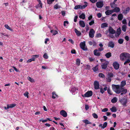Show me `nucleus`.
<instances>
[{
  "label": "nucleus",
  "instance_id": "f257e3e1",
  "mask_svg": "<svg viewBox=\"0 0 130 130\" xmlns=\"http://www.w3.org/2000/svg\"><path fill=\"white\" fill-rule=\"evenodd\" d=\"M112 89L116 93L119 94L121 93L120 95H122L127 92V90L120 86L119 85L113 84L112 85Z\"/></svg>",
  "mask_w": 130,
  "mask_h": 130
},
{
  "label": "nucleus",
  "instance_id": "f03ea898",
  "mask_svg": "<svg viewBox=\"0 0 130 130\" xmlns=\"http://www.w3.org/2000/svg\"><path fill=\"white\" fill-rule=\"evenodd\" d=\"M120 58L121 60L123 61L125 59L130 58V54L126 52L120 54Z\"/></svg>",
  "mask_w": 130,
  "mask_h": 130
},
{
  "label": "nucleus",
  "instance_id": "7ed1b4c3",
  "mask_svg": "<svg viewBox=\"0 0 130 130\" xmlns=\"http://www.w3.org/2000/svg\"><path fill=\"white\" fill-rule=\"evenodd\" d=\"M127 101V99L125 98L119 99V101L123 106H126Z\"/></svg>",
  "mask_w": 130,
  "mask_h": 130
},
{
  "label": "nucleus",
  "instance_id": "20e7f679",
  "mask_svg": "<svg viewBox=\"0 0 130 130\" xmlns=\"http://www.w3.org/2000/svg\"><path fill=\"white\" fill-rule=\"evenodd\" d=\"M95 32L93 29H90L89 32V35L90 37L92 38L94 36Z\"/></svg>",
  "mask_w": 130,
  "mask_h": 130
},
{
  "label": "nucleus",
  "instance_id": "39448f33",
  "mask_svg": "<svg viewBox=\"0 0 130 130\" xmlns=\"http://www.w3.org/2000/svg\"><path fill=\"white\" fill-rule=\"evenodd\" d=\"M103 2L102 1L97 2L96 3L97 7L98 8H101L103 6Z\"/></svg>",
  "mask_w": 130,
  "mask_h": 130
},
{
  "label": "nucleus",
  "instance_id": "423d86ee",
  "mask_svg": "<svg viewBox=\"0 0 130 130\" xmlns=\"http://www.w3.org/2000/svg\"><path fill=\"white\" fill-rule=\"evenodd\" d=\"M92 92L91 91H89L84 94V96L86 97H89L92 96Z\"/></svg>",
  "mask_w": 130,
  "mask_h": 130
},
{
  "label": "nucleus",
  "instance_id": "0eeeda50",
  "mask_svg": "<svg viewBox=\"0 0 130 130\" xmlns=\"http://www.w3.org/2000/svg\"><path fill=\"white\" fill-rule=\"evenodd\" d=\"M108 64V61H105L104 63H102L101 65V67L102 69H105L107 67V66Z\"/></svg>",
  "mask_w": 130,
  "mask_h": 130
},
{
  "label": "nucleus",
  "instance_id": "6e6552de",
  "mask_svg": "<svg viewBox=\"0 0 130 130\" xmlns=\"http://www.w3.org/2000/svg\"><path fill=\"white\" fill-rule=\"evenodd\" d=\"M113 66L116 70H118L119 68V64L116 62L113 63Z\"/></svg>",
  "mask_w": 130,
  "mask_h": 130
},
{
  "label": "nucleus",
  "instance_id": "1a4fd4ad",
  "mask_svg": "<svg viewBox=\"0 0 130 130\" xmlns=\"http://www.w3.org/2000/svg\"><path fill=\"white\" fill-rule=\"evenodd\" d=\"M94 88L95 89H98L99 88V82L97 81H95L94 83Z\"/></svg>",
  "mask_w": 130,
  "mask_h": 130
},
{
  "label": "nucleus",
  "instance_id": "9d476101",
  "mask_svg": "<svg viewBox=\"0 0 130 130\" xmlns=\"http://www.w3.org/2000/svg\"><path fill=\"white\" fill-rule=\"evenodd\" d=\"M60 114L64 117H66L67 116V113L64 110H61L60 112Z\"/></svg>",
  "mask_w": 130,
  "mask_h": 130
},
{
  "label": "nucleus",
  "instance_id": "9b49d317",
  "mask_svg": "<svg viewBox=\"0 0 130 130\" xmlns=\"http://www.w3.org/2000/svg\"><path fill=\"white\" fill-rule=\"evenodd\" d=\"M82 49L85 51L87 50V48L85 45V42H82Z\"/></svg>",
  "mask_w": 130,
  "mask_h": 130
},
{
  "label": "nucleus",
  "instance_id": "f8f14e48",
  "mask_svg": "<svg viewBox=\"0 0 130 130\" xmlns=\"http://www.w3.org/2000/svg\"><path fill=\"white\" fill-rule=\"evenodd\" d=\"M97 49L94 50L93 52L94 55L96 56H100L101 53Z\"/></svg>",
  "mask_w": 130,
  "mask_h": 130
},
{
  "label": "nucleus",
  "instance_id": "ddd939ff",
  "mask_svg": "<svg viewBox=\"0 0 130 130\" xmlns=\"http://www.w3.org/2000/svg\"><path fill=\"white\" fill-rule=\"evenodd\" d=\"M108 46L109 47L113 48L115 46V43L112 41H109L108 43Z\"/></svg>",
  "mask_w": 130,
  "mask_h": 130
},
{
  "label": "nucleus",
  "instance_id": "4468645a",
  "mask_svg": "<svg viewBox=\"0 0 130 130\" xmlns=\"http://www.w3.org/2000/svg\"><path fill=\"white\" fill-rule=\"evenodd\" d=\"M37 1L39 3L36 6V8H37L38 7H40L41 8H42V4L40 0H37Z\"/></svg>",
  "mask_w": 130,
  "mask_h": 130
},
{
  "label": "nucleus",
  "instance_id": "2eb2a0df",
  "mask_svg": "<svg viewBox=\"0 0 130 130\" xmlns=\"http://www.w3.org/2000/svg\"><path fill=\"white\" fill-rule=\"evenodd\" d=\"M109 34H114L115 33V30H114L111 27H109Z\"/></svg>",
  "mask_w": 130,
  "mask_h": 130
},
{
  "label": "nucleus",
  "instance_id": "dca6fc26",
  "mask_svg": "<svg viewBox=\"0 0 130 130\" xmlns=\"http://www.w3.org/2000/svg\"><path fill=\"white\" fill-rule=\"evenodd\" d=\"M113 12L112 10H108L106 11L105 13L106 15H109Z\"/></svg>",
  "mask_w": 130,
  "mask_h": 130
},
{
  "label": "nucleus",
  "instance_id": "f3484780",
  "mask_svg": "<svg viewBox=\"0 0 130 130\" xmlns=\"http://www.w3.org/2000/svg\"><path fill=\"white\" fill-rule=\"evenodd\" d=\"M77 91H78V89L75 87H72L71 90V91L72 92V94H75V92H77Z\"/></svg>",
  "mask_w": 130,
  "mask_h": 130
},
{
  "label": "nucleus",
  "instance_id": "a211bd4d",
  "mask_svg": "<svg viewBox=\"0 0 130 130\" xmlns=\"http://www.w3.org/2000/svg\"><path fill=\"white\" fill-rule=\"evenodd\" d=\"M16 105V104H13L10 105H7V109H9V108H12L14 107Z\"/></svg>",
  "mask_w": 130,
  "mask_h": 130
},
{
  "label": "nucleus",
  "instance_id": "6ab92c4d",
  "mask_svg": "<svg viewBox=\"0 0 130 130\" xmlns=\"http://www.w3.org/2000/svg\"><path fill=\"white\" fill-rule=\"evenodd\" d=\"M113 12H119L120 11V9L119 7H115L112 10Z\"/></svg>",
  "mask_w": 130,
  "mask_h": 130
},
{
  "label": "nucleus",
  "instance_id": "aec40b11",
  "mask_svg": "<svg viewBox=\"0 0 130 130\" xmlns=\"http://www.w3.org/2000/svg\"><path fill=\"white\" fill-rule=\"evenodd\" d=\"M74 31L76 33L77 35L78 36H80L81 34L80 32L77 30L76 28H75L74 29Z\"/></svg>",
  "mask_w": 130,
  "mask_h": 130
},
{
  "label": "nucleus",
  "instance_id": "412c9836",
  "mask_svg": "<svg viewBox=\"0 0 130 130\" xmlns=\"http://www.w3.org/2000/svg\"><path fill=\"white\" fill-rule=\"evenodd\" d=\"M126 85V82L125 80L122 81L121 83L120 86L122 88L124 87Z\"/></svg>",
  "mask_w": 130,
  "mask_h": 130
},
{
  "label": "nucleus",
  "instance_id": "4be33fe9",
  "mask_svg": "<svg viewBox=\"0 0 130 130\" xmlns=\"http://www.w3.org/2000/svg\"><path fill=\"white\" fill-rule=\"evenodd\" d=\"M52 98L53 99H55L56 98V97H58V95L56 94V92H53L52 93Z\"/></svg>",
  "mask_w": 130,
  "mask_h": 130
},
{
  "label": "nucleus",
  "instance_id": "5701e85b",
  "mask_svg": "<svg viewBox=\"0 0 130 130\" xmlns=\"http://www.w3.org/2000/svg\"><path fill=\"white\" fill-rule=\"evenodd\" d=\"M123 18L122 14L121 13L119 14L118 15V20L120 21Z\"/></svg>",
  "mask_w": 130,
  "mask_h": 130
},
{
  "label": "nucleus",
  "instance_id": "b1692460",
  "mask_svg": "<svg viewBox=\"0 0 130 130\" xmlns=\"http://www.w3.org/2000/svg\"><path fill=\"white\" fill-rule=\"evenodd\" d=\"M108 26V24L106 23H102L101 25V27L102 28H104Z\"/></svg>",
  "mask_w": 130,
  "mask_h": 130
},
{
  "label": "nucleus",
  "instance_id": "393cba45",
  "mask_svg": "<svg viewBox=\"0 0 130 130\" xmlns=\"http://www.w3.org/2000/svg\"><path fill=\"white\" fill-rule=\"evenodd\" d=\"M105 56L107 58H109L111 56V53L110 52H108L106 53Z\"/></svg>",
  "mask_w": 130,
  "mask_h": 130
},
{
  "label": "nucleus",
  "instance_id": "a878e982",
  "mask_svg": "<svg viewBox=\"0 0 130 130\" xmlns=\"http://www.w3.org/2000/svg\"><path fill=\"white\" fill-rule=\"evenodd\" d=\"M39 57V55H33L32 56V58L33 59V61L35 60V59L38 57Z\"/></svg>",
  "mask_w": 130,
  "mask_h": 130
},
{
  "label": "nucleus",
  "instance_id": "bb28decb",
  "mask_svg": "<svg viewBox=\"0 0 130 130\" xmlns=\"http://www.w3.org/2000/svg\"><path fill=\"white\" fill-rule=\"evenodd\" d=\"M111 111L112 112H116L117 111V109L116 107H112L110 109Z\"/></svg>",
  "mask_w": 130,
  "mask_h": 130
},
{
  "label": "nucleus",
  "instance_id": "cd10ccee",
  "mask_svg": "<svg viewBox=\"0 0 130 130\" xmlns=\"http://www.w3.org/2000/svg\"><path fill=\"white\" fill-rule=\"evenodd\" d=\"M117 98L116 97H115L111 100V102L113 103H115L117 102Z\"/></svg>",
  "mask_w": 130,
  "mask_h": 130
},
{
  "label": "nucleus",
  "instance_id": "c85d7f7f",
  "mask_svg": "<svg viewBox=\"0 0 130 130\" xmlns=\"http://www.w3.org/2000/svg\"><path fill=\"white\" fill-rule=\"evenodd\" d=\"M76 64L78 66H79L80 65V59H77L76 60Z\"/></svg>",
  "mask_w": 130,
  "mask_h": 130
},
{
  "label": "nucleus",
  "instance_id": "c756f323",
  "mask_svg": "<svg viewBox=\"0 0 130 130\" xmlns=\"http://www.w3.org/2000/svg\"><path fill=\"white\" fill-rule=\"evenodd\" d=\"M130 10V9L129 7H128L123 12V13L125 14H126L128 12H129Z\"/></svg>",
  "mask_w": 130,
  "mask_h": 130
},
{
  "label": "nucleus",
  "instance_id": "7c9ffc66",
  "mask_svg": "<svg viewBox=\"0 0 130 130\" xmlns=\"http://www.w3.org/2000/svg\"><path fill=\"white\" fill-rule=\"evenodd\" d=\"M83 122L86 124H91V123L89 121L87 120H83Z\"/></svg>",
  "mask_w": 130,
  "mask_h": 130
},
{
  "label": "nucleus",
  "instance_id": "2f4dec72",
  "mask_svg": "<svg viewBox=\"0 0 130 130\" xmlns=\"http://www.w3.org/2000/svg\"><path fill=\"white\" fill-rule=\"evenodd\" d=\"M55 0H47V4H51L54 2ZM56 1H57V0H56Z\"/></svg>",
  "mask_w": 130,
  "mask_h": 130
},
{
  "label": "nucleus",
  "instance_id": "473e14b6",
  "mask_svg": "<svg viewBox=\"0 0 130 130\" xmlns=\"http://www.w3.org/2000/svg\"><path fill=\"white\" fill-rule=\"evenodd\" d=\"M126 26L125 25H123L122 27V29L123 31L125 32L126 31Z\"/></svg>",
  "mask_w": 130,
  "mask_h": 130
},
{
  "label": "nucleus",
  "instance_id": "72a5a7b5",
  "mask_svg": "<svg viewBox=\"0 0 130 130\" xmlns=\"http://www.w3.org/2000/svg\"><path fill=\"white\" fill-rule=\"evenodd\" d=\"M84 5L82 6V9H84L87 6L88 3L87 2H84Z\"/></svg>",
  "mask_w": 130,
  "mask_h": 130
},
{
  "label": "nucleus",
  "instance_id": "f704fd0d",
  "mask_svg": "<svg viewBox=\"0 0 130 130\" xmlns=\"http://www.w3.org/2000/svg\"><path fill=\"white\" fill-rule=\"evenodd\" d=\"M61 8L60 6H58V4H56L54 6V8L55 9H57Z\"/></svg>",
  "mask_w": 130,
  "mask_h": 130
},
{
  "label": "nucleus",
  "instance_id": "c9c22d12",
  "mask_svg": "<svg viewBox=\"0 0 130 130\" xmlns=\"http://www.w3.org/2000/svg\"><path fill=\"white\" fill-rule=\"evenodd\" d=\"M27 79L31 82L33 83L34 82V79L31 78V77L29 76H28L27 77Z\"/></svg>",
  "mask_w": 130,
  "mask_h": 130
},
{
  "label": "nucleus",
  "instance_id": "e433bc0d",
  "mask_svg": "<svg viewBox=\"0 0 130 130\" xmlns=\"http://www.w3.org/2000/svg\"><path fill=\"white\" fill-rule=\"evenodd\" d=\"M124 40L122 39H120L118 40V42L120 44H122Z\"/></svg>",
  "mask_w": 130,
  "mask_h": 130
},
{
  "label": "nucleus",
  "instance_id": "4c0bfd02",
  "mask_svg": "<svg viewBox=\"0 0 130 130\" xmlns=\"http://www.w3.org/2000/svg\"><path fill=\"white\" fill-rule=\"evenodd\" d=\"M74 8L75 9H77L79 8H81V5H76L75 6Z\"/></svg>",
  "mask_w": 130,
  "mask_h": 130
},
{
  "label": "nucleus",
  "instance_id": "58836bf2",
  "mask_svg": "<svg viewBox=\"0 0 130 130\" xmlns=\"http://www.w3.org/2000/svg\"><path fill=\"white\" fill-rule=\"evenodd\" d=\"M115 5L116 4L115 3L113 2L112 3H111L110 4V5L112 8H114L115 7Z\"/></svg>",
  "mask_w": 130,
  "mask_h": 130
},
{
  "label": "nucleus",
  "instance_id": "ea45409f",
  "mask_svg": "<svg viewBox=\"0 0 130 130\" xmlns=\"http://www.w3.org/2000/svg\"><path fill=\"white\" fill-rule=\"evenodd\" d=\"M113 76V74L112 73H109L107 75V77H108L111 78Z\"/></svg>",
  "mask_w": 130,
  "mask_h": 130
},
{
  "label": "nucleus",
  "instance_id": "a19ab883",
  "mask_svg": "<svg viewBox=\"0 0 130 130\" xmlns=\"http://www.w3.org/2000/svg\"><path fill=\"white\" fill-rule=\"evenodd\" d=\"M93 70L94 72H96L98 70V66H96L93 68Z\"/></svg>",
  "mask_w": 130,
  "mask_h": 130
},
{
  "label": "nucleus",
  "instance_id": "79ce46f5",
  "mask_svg": "<svg viewBox=\"0 0 130 130\" xmlns=\"http://www.w3.org/2000/svg\"><path fill=\"white\" fill-rule=\"evenodd\" d=\"M130 62V59L129 58H128L127 60L124 63V65L126 64L127 63H128Z\"/></svg>",
  "mask_w": 130,
  "mask_h": 130
},
{
  "label": "nucleus",
  "instance_id": "37998d69",
  "mask_svg": "<svg viewBox=\"0 0 130 130\" xmlns=\"http://www.w3.org/2000/svg\"><path fill=\"white\" fill-rule=\"evenodd\" d=\"M107 92L110 95H112V92L109 88H108L107 89Z\"/></svg>",
  "mask_w": 130,
  "mask_h": 130
},
{
  "label": "nucleus",
  "instance_id": "c03bdc74",
  "mask_svg": "<svg viewBox=\"0 0 130 130\" xmlns=\"http://www.w3.org/2000/svg\"><path fill=\"white\" fill-rule=\"evenodd\" d=\"M92 116L95 119H97L98 117V115L95 113H93L92 114Z\"/></svg>",
  "mask_w": 130,
  "mask_h": 130
},
{
  "label": "nucleus",
  "instance_id": "a18cd8bd",
  "mask_svg": "<svg viewBox=\"0 0 130 130\" xmlns=\"http://www.w3.org/2000/svg\"><path fill=\"white\" fill-rule=\"evenodd\" d=\"M107 122H104L103 124V128H105L107 126Z\"/></svg>",
  "mask_w": 130,
  "mask_h": 130
},
{
  "label": "nucleus",
  "instance_id": "49530a36",
  "mask_svg": "<svg viewBox=\"0 0 130 130\" xmlns=\"http://www.w3.org/2000/svg\"><path fill=\"white\" fill-rule=\"evenodd\" d=\"M43 58L45 59H47L48 58V57L47 56L46 53H45L43 55Z\"/></svg>",
  "mask_w": 130,
  "mask_h": 130
},
{
  "label": "nucleus",
  "instance_id": "de8ad7c7",
  "mask_svg": "<svg viewBox=\"0 0 130 130\" xmlns=\"http://www.w3.org/2000/svg\"><path fill=\"white\" fill-rule=\"evenodd\" d=\"M99 76L100 77L104 78L105 76L104 74L102 73H100L99 75Z\"/></svg>",
  "mask_w": 130,
  "mask_h": 130
},
{
  "label": "nucleus",
  "instance_id": "09e8293b",
  "mask_svg": "<svg viewBox=\"0 0 130 130\" xmlns=\"http://www.w3.org/2000/svg\"><path fill=\"white\" fill-rule=\"evenodd\" d=\"M5 27L7 29L9 30H11V29L10 28L9 26L5 24Z\"/></svg>",
  "mask_w": 130,
  "mask_h": 130
},
{
  "label": "nucleus",
  "instance_id": "8fccbe9b",
  "mask_svg": "<svg viewBox=\"0 0 130 130\" xmlns=\"http://www.w3.org/2000/svg\"><path fill=\"white\" fill-rule=\"evenodd\" d=\"M95 37L97 38L101 37V35L100 33L97 34L95 36Z\"/></svg>",
  "mask_w": 130,
  "mask_h": 130
},
{
  "label": "nucleus",
  "instance_id": "3c124183",
  "mask_svg": "<svg viewBox=\"0 0 130 130\" xmlns=\"http://www.w3.org/2000/svg\"><path fill=\"white\" fill-rule=\"evenodd\" d=\"M122 23L123 24H127L126 21L125 19H123L122 21Z\"/></svg>",
  "mask_w": 130,
  "mask_h": 130
},
{
  "label": "nucleus",
  "instance_id": "603ef678",
  "mask_svg": "<svg viewBox=\"0 0 130 130\" xmlns=\"http://www.w3.org/2000/svg\"><path fill=\"white\" fill-rule=\"evenodd\" d=\"M107 81L108 82H110L111 81V78L107 77L106 78Z\"/></svg>",
  "mask_w": 130,
  "mask_h": 130
},
{
  "label": "nucleus",
  "instance_id": "864d4df0",
  "mask_svg": "<svg viewBox=\"0 0 130 130\" xmlns=\"http://www.w3.org/2000/svg\"><path fill=\"white\" fill-rule=\"evenodd\" d=\"M62 126V127H61V128L63 129H65V128L64 127V125H63L62 123H59Z\"/></svg>",
  "mask_w": 130,
  "mask_h": 130
},
{
  "label": "nucleus",
  "instance_id": "5fc2aeb1",
  "mask_svg": "<svg viewBox=\"0 0 130 130\" xmlns=\"http://www.w3.org/2000/svg\"><path fill=\"white\" fill-rule=\"evenodd\" d=\"M120 34H121L116 32L115 34V36L116 37H119Z\"/></svg>",
  "mask_w": 130,
  "mask_h": 130
},
{
  "label": "nucleus",
  "instance_id": "6e6d98bb",
  "mask_svg": "<svg viewBox=\"0 0 130 130\" xmlns=\"http://www.w3.org/2000/svg\"><path fill=\"white\" fill-rule=\"evenodd\" d=\"M94 23V21L93 20L91 21L89 23V24L90 25H91Z\"/></svg>",
  "mask_w": 130,
  "mask_h": 130
},
{
  "label": "nucleus",
  "instance_id": "4d7b16f0",
  "mask_svg": "<svg viewBox=\"0 0 130 130\" xmlns=\"http://www.w3.org/2000/svg\"><path fill=\"white\" fill-rule=\"evenodd\" d=\"M104 50V48L103 47H100L98 48V50L99 51H102Z\"/></svg>",
  "mask_w": 130,
  "mask_h": 130
},
{
  "label": "nucleus",
  "instance_id": "13d9d810",
  "mask_svg": "<svg viewBox=\"0 0 130 130\" xmlns=\"http://www.w3.org/2000/svg\"><path fill=\"white\" fill-rule=\"evenodd\" d=\"M28 92L26 91L25 92V93H24V96H27V98H28Z\"/></svg>",
  "mask_w": 130,
  "mask_h": 130
},
{
  "label": "nucleus",
  "instance_id": "bf43d9fd",
  "mask_svg": "<svg viewBox=\"0 0 130 130\" xmlns=\"http://www.w3.org/2000/svg\"><path fill=\"white\" fill-rule=\"evenodd\" d=\"M85 68L86 69L89 70L90 69V66L89 65H87L85 66Z\"/></svg>",
  "mask_w": 130,
  "mask_h": 130
},
{
  "label": "nucleus",
  "instance_id": "052dcab7",
  "mask_svg": "<svg viewBox=\"0 0 130 130\" xmlns=\"http://www.w3.org/2000/svg\"><path fill=\"white\" fill-rule=\"evenodd\" d=\"M89 59L90 62L93 61L94 60V59L91 57H90L89 58Z\"/></svg>",
  "mask_w": 130,
  "mask_h": 130
},
{
  "label": "nucleus",
  "instance_id": "680f3d73",
  "mask_svg": "<svg viewBox=\"0 0 130 130\" xmlns=\"http://www.w3.org/2000/svg\"><path fill=\"white\" fill-rule=\"evenodd\" d=\"M58 34V32L57 30H54L53 33V35H55Z\"/></svg>",
  "mask_w": 130,
  "mask_h": 130
},
{
  "label": "nucleus",
  "instance_id": "e2e57ef3",
  "mask_svg": "<svg viewBox=\"0 0 130 130\" xmlns=\"http://www.w3.org/2000/svg\"><path fill=\"white\" fill-rule=\"evenodd\" d=\"M71 53L72 54H75L76 53V51L74 49L72 50L71 51Z\"/></svg>",
  "mask_w": 130,
  "mask_h": 130
},
{
  "label": "nucleus",
  "instance_id": "0e129e2a",
  "mask_svg": "<svg viewBox=\"0 0 130 130\" xmlns=\"http://www.w3.org/2000/svg\"><path fill=\"white\" fill-rule=\"evenodd\" d=\"M108 110V109L107 108H105L102 110V111L103 112H106Z\"/></svg>",
  "mask_w": 130,
  "mask_h": 130
},
{
  "label": "nucleus",
  "instance_id": "69168bd1",
  "mask_svg": "<svg viewBox=\"0 0 130 130\" xmlns=\"http://www.w3.org/2000/svg\"><path fill=\"white\" fill-rule=\"evenodd\" d=\"M121 29L120 28H118L117 29V32L120 34L121 33Z\"/></svg>",
  "mask_w": 130,
  "mask_h": 130
},
{
  "label": "nucleus",
  "instance_id": "338daca9",
  "mask_svg": "<svg viewBox=\"0 0 130 130\" xmlns=\"http://www.w3.org/2000/svg\"><path fill=\"white\" fill-rule=\"evenodd\" d=\"M97 16L99 18H100L102 17V14L100 13H99L97 14Z\"/></svg>",
  "mask_w": 130,
  "mask_h": 130
},
{
  "label": "nucleus",
  "instance_id": "774afa93",
  "mask_svg": "<svg viewBox=\"0 0 130 130\" xmlns=\"http://www.w3.org/2000/svg\"><path fill=\"white\" fill-rule=\"evenodd\" d=\"M89 108V106L88 105H86L85 107V109L86 110H87Z\"/></svg>",
  "mask_w": 130,
  "mask_h": 130
}]
</instances>
